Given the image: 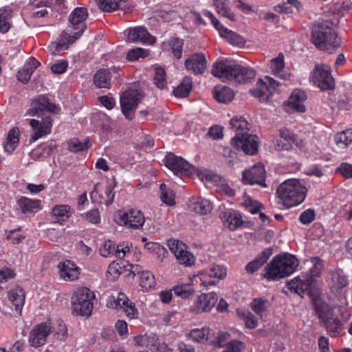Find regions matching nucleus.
Here are the masks:
<instances>
[{"label": "nucleus", "instance_id": "obj_1", "mask_svg": "<svg viewBox=\"0 0 352 352\" xmlns=\"http://www.w3.org/2000/svg\"><path fill=\"white\" fill-rule=\"evenodd\" d=\"M211 73L215 77L234 84L250 82L256 76V71L253 68L227 60L214 63Z\"/></svg>", "mask_w": 352, "mask_h": 352}, {"label": "nucleus", "instance_id": "obj_2", "mask_svg": "<svg viewBox=\"0 0 352 352\" xmlns=\"http://www.w3.org/2000/svg\"><path fill=\"white\" fill-rule=\"evenodd\" d=\"M298 265V260L293 254L289 253L278 254L267 264L261 276L268 280H278L293 274Z\"/></svg>", "mask_w": 352, "mask_h": 352}, {"label": "nucleus", "instance_id": "obj_3", "mask_svg": "<svg viewBox=\"0 0 352 352\" xmlns=\"http://www.w3.org/2000/svg\"><path fill=\"white\" fill-rule=\"evenodd\" d=\"M307 190L298 179H288L280 184L276 194L283 204L287 208L302 204L307 196Z\"/></svg>", "mask_w": 352, "mask_h": 352}, {"label": "nucleus", "instance_id": "obj_4", "mask_svg": "<svg viewBox=\"0 0 352 352\" xmlns=\"http://www.w3.org/2000/svg\"><path fill=\"white\" fill-rule=\"evenodd\" d=\"M311 39L314 45L320 50H329L338 47L340 45V39L332 28L330 21H317L311 29Z\"/></svg>", "mask_w": 352, "mask_h": 352}, {"label": "nucleus", "instance_id": "obj_5", "mask_svg": "<svg viewBox=\"0 0 352 352\" xmlns=\"http://www.w3.org/2000/svg\"><path fill=\"white\" fill-rule=\"evenodd\" d=\"M94 293L87 287L78 289L72 296V309L78 316H91L93 309Z\"/></svg>", "mask_w": 352, "mask_h": 352}, {"label": "nucleus", "instance_id": "obj_6", "mask_svg": "<svg viewBox=\"0 0 352 352\" xmlns=\"http://www.w3.org/2000/svg\"><path fill=\"white\" fill-rule=\"evenodd\" d=\"M309 80L314 86L321 91L332 90L335 87V81L331 69L324 64H316L310 72Z\"/></svg>", "mask_w": 352, "mask_h": 352}, {"label": "nucleus", "instance_id": "obj_7", "mask_svg": "<svg viewBox=\"0 0 352 352\" xmlns=\"http://www.w3.org/2000/svg\"><path fill=\"white\" fill-rule=\"evenodd\" d=\"M114 220L119 226L132 230L141 229L145 223L143 212L134 208L127 211L119 210L114 214Z\"/></svg>", "mask_w": 352, "mask_h": 352}, {"label": "nucleus", "instance_id": "obj_8", "mask_svg": "<svg viewBox=\"0 0 352 352\" xmlns=\"http://www.w3.org/2000/svg\"><path fill=\"white\" fill-rule=\"evenodd\" d=\"M281 83L273 78L265 76L264 79L259 78L256 87L250 90V94L261 102H267L274 92L278 91Z\"/></svg>", "mask_w": 352, "mask_h": 352}, {"label": "nucleus", "instance_id": "obj_9", "mask_svg": "<svg viewBox=\"0 0 352 352\" xmlns=\"http://www.w3.org/2000/svg\"><path fill=\"white\" fill-rule=\"evenodd\" d=\"M58 110L60 109L54 103L51 102L47 96L39 95L32 100L30 107L27 110L25 115L44 118L52 113H56Z\"/></svg>", "mask_w": 352, "mask_h": 352}, {"label": "nucleus", "instance_id": "obj_10", "mask_svg": "<svg viewBox=\"0 0 352 352\" xmlns=\"http://www.w3.org/2000/svg\"><path fill=\"white\" fill-rule=\"evenodd\" d=\"M164 165L175 175L182 177H190L195 172V167L183 157L173 153H168L164 159Z\"/></svg>", "mask_w": 352, "mask_h": 352}, {"label": "nucleus", "instance_id": "obj_11", "mask_svg": "<svg viewBox=\"0 0 352 352\" xmlns=\"http://www.w3.org/2000/svg\"><path fill=\"white\" fill-rule=\"evenodd\" d=\"M140 101V94L137 90L129 89L122 94L120 98V104L122 113L126 119L129 120L134 119Z\"/></svg>", "mask_w": 352, "mask_h": 352}, {"label": "nucleus", "instance_id": "obj_12", "mask_svg": "<svg viewBox=\"0 0 352 352\" xmlns=\"http://www.w3.org/2000/svg\"><path fill=\"white\" fill-rule=\"evenodd\" d=\"M231 144L245 154L253 155L258 151V137L248 133L238 132L231 140Z\"/></svg>", "mask_w": 352, "mask_h": 352}, {"label": "nucleus", "instance_id": "obj_13", "mask_svg": "<svg viewBox=\"0 0 352 352\" xmlns=\"http://www.w3.org/2000/svg\"><path fill=\"white\" fill-rule=\"evenodd\" d=\"M107 306L109 308L123 310L130 318H134L138 315L135 303L130 301L126 295L122 292H119L117 296H110L107 300Z\"/></svg>", "mask_w": 352, "mask_h": 352}, {"label": "nucleus", "instance_id": "obj_14", "mask_svg": "<svg viewBox=\"0 0 352 352\" xmlns=\"http://www.w3.org/2000/svg\"><path fill=\"white\" fill-rule=\"evenodd\" d=\"M167 244L179 264L185 266L194 265L195 257L192 254L186 250L187 247L184 243L177 239H170L168 240Z\"/></svg>", "mask_w": 352, "mask_h": 352}, {"label": "nucleus", "instance_id": "obj_15", "mask_svg": "<svg viewBox=\"0 0 352 352\" xmlns=\"http://www.w3.org/2000/svg\"><path fill=\"white\" fill-rule=\"evenodd\" d=\"M226 276V270L220 265H214L210 267L201 271L198 278L200 280V285L205 287L215 285L219 280L223 279Z\"/></svg>", "mask_w": 352, "mask_h": 352}, {"label": "nucleus", "instance_id": "obj_16", "mask_svg": "<svg viewBox=\"0 0 352 352\" xmlns=\"http://www.w3.org/2000/svg\"><path fill=\"white\" fill-rule=\"evenodd\" d=\"M266 172L263 164H258L243 172L242 182L244 184H258L266 187L265 182Z\"/></svg>", "mask_w": 352, "mask_h": 352}, {"label": "nucleus", "instance_id": "obj_17", "mask_svg": "<svg viewBox=\"0 0 352 352\" xmlns=\"http://www.w3.org/2000/svg\"><path fill=\"white\" fill-rule=\"evenodd\" d=\"M30 125L34 132L31 136V140L35 142L51 133L52 128V115L42 118L41 121L36 119H31L30 120Z\"/></svg>", "mask_w": 352, "mask_h": 352}, {"label": "nucleus", "instance_id": "obj_18", "mask_svg": "<svg viewBox=\"0 0 352 352\" xmlns=\"http://www.w3.org/2000/svg\"><path fill=\"white\" fill-rule=\"evenodd\" d=\"M51 332V327L47 322H41L34 327L30 333L29 342L31 346L38 348L43 346Z\"/></svg>", "mask_w": 352, "mask_h": 352}, {"label": "nucleus", "instance_id": "obj_19", "mask_svg": "<svg viewBox=\"0 0 352 352\" xmlns=\"http://www.w3.org/2000/svg\"><path fill=\"white\" fill-rule=\"evenodd\" d=\"M311 302L315 316L318 318L319 322L333 314L336 306L327 301L320 295L312 296Z\"/></svg>", "mask_w": 352, "mask_h": 352}, {"label": "nucleus", "instance_id": "obj_20", "mask_svg": "<svg viewBox=\"0 0 352 352\" xmlns=\"http://www.w3.org/2000/svg\"><path fill=\"white\" fill-rule=\"evenodd\" d=\"M184 65L194 75H202L207 68V60L203 53H194L185 60Z\"/></svg>", "mask_w": 352, "mask_h": 352}, {"label": "nucleus", "instance_id": "obj_21", "mask_svg": "<svg viewBox=\"0 0 352 352\" xmlns=\"http://www.w3.org/2000/svg\"><path fill=\"white\" fill-rule=\"evenodd\" d=\"M124 35L129 42L153 44L155 41L153 37L144 27H135L124 31Z\"/></svg>", "mask_w": 352, "mask_h": 352}, {"label": "nucleus", "instance_id": "obj_22", "mask_svg": "<svg viewBox=\"0 0 352 352\" xmlns=\"http://www.w3.org/2000/svg\"><path fill=\"white\" fill-rule=\"evenodd\" d=\"M280 140H277L276 147L278 150L289 151L292 148L293 144L298 147L303 145L302 140H298L296 135L287 128L279 130Z\"/></svg>", "mask_w": 352, "mask_h": 352}, {"label": "nucleus", "instance_id": "obj_23", "mask_svg": "<svg viewBox=\"0 0 352 352\" xmlns=\"http://www.w3.org/2000/svg\"><path fill=\"white\" fill-rule=\"evenodd\" d=\"M60 278L65 281H73L78 279L80 268L71 260H65L57 265Z\"/></svg>", "mask_w": 352, "mask_h": 352}, {"label": "nucleus", "instance_id": "obj_24", "mask_svg": "<svg viewBox=\"0 0 352 352\" xmlns=\"http://www.w3.org/2000/svg\"><path fill=\"white\" fill-rule=\"evenodd\" d=\"M307 96L305 91L300 89H294L290 95L287 102L284 103L287 111L292 110L303 113L305 111L306 108L304 105V102L306 100Z\"/></svg>", "mask_w": 352, "mask_h": 352}, {"label": "nucleus", "instance_id": "obj_25", "mask_svg": "<svg viewBox=\"0 0 352 352\" xmlns=\"http://www.w3.org/2000/svg\"><path fill=\"white\" fill-rule=\"evenodd\" d=\"M217 300L218 296L214 292L202 294L197 298L192 309L197 313L208 312L217 304Z\"/></svg>", "mask_w": 352, "mask_h": 352}, {"label": "nucleus", "instance_id": "obj_26", "mask_svg": "<svg viewBox=\"0 0 352 352\" xmlns=\"http://www.w3.org/2000/svg\"><path fill=\"white\" fill-rule=\"evenodd\" d=\"M319 324L331 338L338 337L344 329L343 322L333 314L320 321Z\"/></svg>", "mask_w": 352, "mask_h": 352}, {"label": "nucleus", "instance_id": "obj_27", "mask_svg": "<svg viewBox=\"0 0 352 352\" xmlns=\"http://www.w3.org/2000/svg\"><path fill=\"white\" fill-rule=\"evenodd\" d=\"M285 65V56L283 53H279L270 63V67L274 76L284 80H289L292 74L284 71Z\"/></svg>", "mask_w": 352, "mask_h": 352}, {"label": "nucleus", "instance_id": "obj_28", "mask_svg": "<svg viewBox=\"0 0 352 352\" xmlns=\"http://www.w3.org/2000/svg\"><path fill=\"white\" fill-rule=\"evenodd\" d=\"M8 298L14 307L16 312L21 315L25 301V293L24 289L20 286H16L8 292Z\"/></svg>", "mask_w": 352, "mask_h": 352}, {"label": "nucleus", "instance_id": "obj_29", "mask_svg": "<svg viewBox=\"0 0 352 352\" xmlns=\"http://www.w3.org/2000/svg\"><path fill=\"white\" fill-rule=\"evenodd\" d=\"M273 252L271 248L264 249L258 256L252 261L249 262L245 266V270L249 274H252L258 271L272 255Z\"/></svg>", "mask_w": 352, "mask_h": 352}, {"label": "nucleus", "instance_id": "obj_30", "mask_svg": "<svg viewBox=\"0 0 352 352\" xmlns=\"http://www.w3.org/2000/svg\"><path fill=\"white\" fill-rule=\"evenodd\" d=\"M88 16V11L86 8L77 7L69 15V23L72 25L74 30H80L83 28L85 30V25L83 22Z\"/></svg>", "mask_w": 352, "mask_h": 352}, {"label": "nucleus", "instance_id": "obj_31", "mask_svg": "<svg viewBox=\"0 0 352 352\" xmlns=\"http://www.w3.org/2000/svg\"><path fill=\"white\" fill-rule=\"evenodd\" d=\"M321 9L322 10V14L327 16L337 15L338 16H344L348 12L349 6L348 3L337 1L327 3L325 5V7H322Z\"/></svg>", "mask_w": 352, "mask_h": 352}, {"label": "nucleus", "instance_id": "obj_32", "mask_svg": "<svg viewBox=\"0 0 352 352\" xmlns=\"http://www.w3.org/2000/svg\"><path fill=\"white\" fill-rule=\"evenodd\" d=\"M83 28L76 32H74L73 35L66 34L61 36L57 43L52 44V47H55V50H53V53H59L61 51L67 49L70 44L74 43L81 36Z\"/></svg>", "mask_w": 352, "mask_h": 352}, {"label": "nucleus", "instance_id": "obj_33", "mask_svg": "<svg viewBox=\"0 0 352 352\" xmlns=\"http://www.w3.org/2000/svg\"><path fill=\"white\" fill-rule=\"evenodd\" d=\"M40 63L35 58H31L28 61L17 73V79L26 84L30 80L31 76L35 69L38 67Z\"/></svg>", "mask_w": 352, "mask_h": 352}, {"label": "nucleus", "instance_id": "obj_34", "mask_svg": "<svg viewBox=\"0 0 352 352\" xmlns=\"http://www.w3.org/2000/svg\"><path fill=\"white\" fill-rule=\"evenodd\" d=\"M287 287L292 292L302 296L311 287V282L309 280H301L298 276L287 282Z\"/></svg>", "mask_w": 352, "mask_h": 352}, {"label": "nucleus", "instance_id": "obj_35", "mask_svg": "<svg viewBox=\"0 0 352 352\" xmlns=\"http://www.w3.org/2000/svg\"><path fill=\"white\" fill-rule=\"evenodd\" d=\"M111 73L107 69H100L94 76V84L98 88L110 89Z\"/></svg>", "mask_w": 352, "mask_h": 352}, {"label": "nucleus", "instance_id": "obj_36", "mask_svg": "<svg viewBox=\"0 0 352 352\" xmlns=\"http://www.w3.org/2000/svg\"><path fill=\"white\" fill-rule=\"evenodd\" d=\"M17 204L23 214L35 213L40 208L41 201L21 197L17 200Z\"/></svg>", "mask_w": 352, "mask_h": 352}, {"label": "nucleus", "instance_id": "obj_37", "mask_svg": "<svg viewBox=\"0 0 352 352\" xmlns=\"http://www.w3.org/2000/svg\"><path fill=\"white\" fill-rule=\"evenodd\" d=\"M331 288L335 292H340L348 285V280L342 270L336 269L331 272Z\"/></svg>", "mask_w": 352, "mask_h": 352}, {"label": "nucleus", "instance_id": "obj_38", "mask_svg": "<svg viewBox=\"0 0 352 352\" xmlns=\"http://www.w3.org/2000/svg\"><path fill=\"white\" fill-rule=\"evenodd\" d=\"M13 16V10L9 6L0 8V32L7 33L11 27V21Z\"/></svg>", "mask_w": 352, "mask_h": 352}, {"label": "nucleus", "instance_id": "obj_39", "mask_svg": "<svg viewBox=\"0 0 352 352\" xmlns=\"http://www.w3.org/2000/svg\"><path fill=\"white\" fill-rule=\"evenodd\" d=\"M234 96L233 91L227 86H216L213 90L214 98L219 102H229L232 100Z\"/></svg>", "mask_w": 352, "mask_h": 352}, {"label": "nucleus", "instance_id": "obj_40", "mask_svg": "<svg viewBox=\"0 0 352 352\" xmlns=\"http://www.w3.org/2000/svg\"><path fill=\"white\" fill-rule=\"evenodd\" d=\"M65 0H33L29 6L34 8L53 7L57 11L63 12L65 8Z\"/></svg>", "mask_w": 352, "mask_h": 352}, {"label": "nucleus", "instance_id": "obj_41", "mask_svg": "<svg viewBox=\"0 0 352 352\" xmlns=\"http://www.w3.org/2000/svg\"><path fill=\"white\" fill-rule=\"evenodd\" d=\"M192 89V78L185 76L180 84L174 88L173 92L176 98H186Z\"/></svg>", "mask_w": 352, "mask_h": 352}, {"label": "nucleus", "instance_id": "obj_42", "mask_svg": "<svg viewBox=\"0 0 352 352\" xmlns=\"http://www.w3.org/2000/svg\"><path fill=\"white\" fill-rule=\"evenodd\" d=\"M19 143V130L17 127H14L8 131L6 141L4 144L5 151L9 153H12L18 146Z\"/></svg>", "mask_w": 352, "mask_h": 352}, {"label": "nucleus", "instance_id": "obj_43", "mask_svg": "<svg viewBox=\"0 0 352 352\" xmlns=\"http://www.w3.org/2000/svg\"><path fill=\"white\" fill-rule=\"evenodd\" d=\"M223 218L228 222L229 229L232 231L241 226L243 223L241 214L235 210L226 211Z\"/></svg>", "mask_w": 352, "mask_h": 352}, {"label": "nucleus", "instance_id": "obj_44", "mask_svg": "<svg viewBox=\"0 0 352 352\" xmlns=\"http://www.w3.org/2000/svg\"><path fill=\"white\" fill-rule=\"evenodd\" d=\"M213 1L218 14L226 17L232 21H236L235 14L228 7V3L226 0H213Z\"/></svg>", "mask_w": 352, "mask_h": 352}, {"label": "nucleus", "instance_id": "obj_45", "mask_svg": "<svg viewBox=\"0 0 352 352\" xmlns=\"http://www.w3.org/2000/svg\"><path fill=\"white\" fill-rule=\"evenodd\" d=\"M334 141L340 148H346L352 142V129L338 133L334 136Z\"/></svg>", "mask_w": 352, "mask_h": 352}, {"label": "nucleus", "instance_id": "obj_46", "mask_svg": "<svg viewBox=\"0 0 352 352\" xmlns=\"http://www.w3.org/2000/svg\"><path fill=\"white\" fill-rule=\"evenodd\" d=\"M269 302L267 299L263 298H255L250 302V308L252 310L260 317H262L267 311Z\"/></svg>", "mask_w": 352, "mask_h": 352}, {"label": "nucleus", "instance_id": "obj_47", "mask_svg": "<svg viewBox=\"0 0 352 352\" xmlns=\"http://www.w3.org/2000/svg\"><path fill=\"white\" fill-rule=\"evenodd\" d=\"M134 340L138 345H145L151 350L155 349L159 342L158 338L155 334L136 336Z\"/></svg>", "mask_w": 352, "mask_h": 352}, {"label": "nucleus", "instance_id": "obj_48", "mask_svg": "<svg viewBox=\"0 0 352 352\" xmlns=\"http://www.w3.org/2000/svg\"><path fill=\"white\" fill-rule=\"evenodd\" d=\"M144 248L148 252L154 254L160 261H162L164 258H166V255L168 254L166 249L161 245L159 243L148 242L144 245Z\"/></svg>", "mask_w": 352, "mask_h": 352}, {"label": "nucleus", "instance_id": "obj_49", "mask_svg": "<svg viewBox=\"0 0 352 352\" xmlns=\"http://www.w3.org/2000/svg\"><path fill=\"white\" fill-rule=\"evenodd\" d=\"M292 7L299 10L302 7V4L298 0H288L287 2L274 6V9L276 12L280 13H292L294 12Z\"/></svg>", "mask_w": 352, "mask_h": 352}, {"label": "nucleus", "instance_id": "obj_50", "mask_svg": "<svg viewBox=\"0 0 352 352\" xmlns=\"http://www.w3.org/2000/svg\"><path fill=\"white\" fill-rule=\"evenodd\" d=\"M52 213L58 221H65L72 215L71 208L68 205H57L53 210Z\"/></svg>", "mask_w": 352, "mask_h": 352}, {"label": "nucleus", "instance_id": "obj_51", "mask_svg": "<svg viewBox=\"0 0 352 352\" xmlns=\"http://www.w3.org/2000/svg\"><path fill=\"white\" fill-rule=\"evenodd\" d=\"M68 149L73 153H77L87 150L91 146V143L89 139L85 140L83 142L78 139H72L67 142Z\"/></svg>", "mask_w": 352, "mask_h": 352}, {"label": "nucleus", "instance_id": "obj_52", "mask_svg": "<svg viewBox=\"0 0 352 352\" xmlns=\"http://www.w3.org/2000/svg\"><path fill=\"white\" fill-rule=\"evenodd\" d=\"M140 285L145 290L153 288L155 285L154 275L149 271H143L140 274Z\"/></svg>", "mask_w": 352, "mask_h": 352}, {"label": "nucleus", "instance_id": "obj_53", "mask_svg": "<svg viewBox=\"0 0 352 352\" xmlns=\"http://www.w3.org/2000/svg\"><path fill=\"white\" fill-rule=\"evenodd\" d=\"M194 205V210L199 214H206L210 213L212 208V204L206 199H199L196 202L193 204Z\"/></svg>", "mask_w": 352, "mask_h": 352}, {"label": "nucleus", "instance_id": "obj_54", "mask_svg": "<svg viewBox=\"0 0 352 352\" xmlns=\"http://www.w3.org/2000/svg\"><path fill=\"white\" fill-rule=\"evenodd\" d=\"M238 316L243 320L247 328L255 329L258 325L257 318L249 311H237Z\"/></svg>", "mask_w": 352, "mask_h": 352}, {"label": "nucleus", "instance_id": "obj_55", "mask_svg": "<svg viewBox=\"0 0 352 352\" xmlns=\"http://www.w3.org/2000/svg\"><path fill=\"white\" fill-rule=\"evenodd\" d=\"M114 187L111 185L106 186L101 190L100 204H104L107 206H109L113 201L116 192L113 190Z\"/></svg>", "mask_w": 352, "mask_h": 352}, {"label": "nucleus", "instance_id": "obj_56", "mask_svg": "<svg viewBox=\"0 0 352 352\" xmlns=\"http://www.w3.org/2000/svg\"><path fill=\"white\" fill-rule=\"evenodd\" d=\"M97 117L100 120V123H96V126L98 127L104 133H109L112 131V120L111 119L104 113H99Z\"/></svg>", "mask_w": 352, "mask_h": 352}, {"label": "nucleus", "instance_id": "obj_57", "mask_svg": "<svg viewBox=\"0 0 352 352\" xmlns=\"http://www.w3.org/2000/svg\"><path fill=\"white\" fill-rule=\"evenodd\" d=\"M208 329H193L189 333V338L196 342L204 343L208 340Z\"/></svg>", "mask_w": 352, "mask_h": 352}, {"label": "nucleus", "instance_id": "obj_58", "mask_svg": "<svg viewBox=\"0 0 352 352\" xmlns=\"http://www.w3.org/2000/svg\"><path fill=\"white\" fill-rule=\"evenodd\" d=\"M160 188L161 191L160 198L162 201L168 206L175 205V194L173 191L170 189H168L164 184H162Z\"/></svg>", "mask_w": 352, "mask_h": 352}, {"label": "nucleus", "instance_id": "obj_59", "mask_svg": "<svg viewBox=\"0 0 352 352\" xmlns=\"http://www.w3.org/2000/svg\"><path fill=\"white\" fill-rule=\"evenodd\" d=\"M168 45L172 50L174 56L177 59L181 58L183 52L184 41L179 38H171Z\"/></svg>", "mask_w": 352, "mask_h": 352}, {"label": "nucleus", "instance_id": "obj_60", "mask_svg": "<svg viewBox=\"0 0 352 352\" xmlns=\"http://www.w3.org/2000/svg\"><path fill=\"white\" fill-rule=\"evenodd\" d=\"M224 33L221 36L224 38L229 43L233 45H239L243 43V38L237 33L228 29H225Z\"/></svg>", "mask_w": 352, "mask_h": 352}, {"label": "nucleus", "instance_id": "obj_61", "mask_svg": "<svg viewBox=\"0 0 352 352\" xmlns=\"http://www.w3.org/2000/svg\"><path fill=\"white\" fill-rule=\"evenodd\" d=\"M101 10L106 12H112L118 9L121 1L126 2L128 0H97Z\"/></svg>", "mask_w": 352, "mask_h": 352}, {"label": "nucleus", "instance_id": "obj_62", "mask_svg": "<svg viewBox=\"0 0 352 352\" xmlns=\"http://www.w3.org/2000/svg\"><path fill=\"white\" fill-rule=\"evenodd\" d=\"M173 291L176 296H180L182 298H187L195 292L194 289L190 285H177L173 287Z\"/></svg>", "mask_w": 352, "mask_h": 352}, {"label": "nucleus", "instance_id": "obj_63", "mask_svg": "<svg viewBox=\"0 0 352 352\" xmlns=\"http://www.w3.org/2000/svg\"><path fill=\"white\" fill-rule=\"evenodd\" d=\"M153 82L159 89H164L166 86L165 70L161 67H157L155 71Z\"/></svg>", "mask_w": 352, "mask_h": 352}, {"label": "nucleus", "instance_id": "obj_64", "mask_svg": "<svg viewBox=\"0 0 352 352\" xmlns=\"http://www.w3.org/2000/svg\"><path fill=\"white\" fill-rule=\"evenodd\" d=\"M231 129L234 131L247 130L248 128V123L245 118L242 116H235L230 121Z\"/></svg>", "mask_w": 352, "mask_h": 352}]
</instances>
